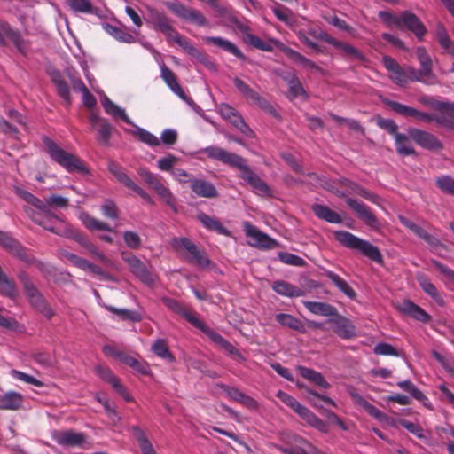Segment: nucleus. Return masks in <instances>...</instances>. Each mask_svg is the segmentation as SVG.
<instances>
[{"mask_svg": "<svg viewBox=\"0 0 454 454\" xmlns=\"http://www.w3.org/2000/svg\"><path fill=\"white\" fill-rule=\"evenodd\" d=\"M206 43L217 46L223 51L233 54L235 57L241 60L246 59V56L231 41L219 36H208L205 38Z\"/></svg>", "mask_w": 454, "mask_h": 454, "instance_id": "7c9ffc66", "label": "nucleus"}, {"mask_svg": "<svg viewBox=\"0 0 454 454\" xmlns=\"http://www.w3.org/2000/svg\"><path fill=\"white\" fill-rule=\"evenodd\" d=\"M95 372L100 379L110 384L126 402L133 401L132 396L129 394L125 387L108 367L98 364L95 366Z\"/></svg>", "mask_w": 454, "mask_h": 454, "instance_id": "2eb2a0df", "label": "nucleus"}, {"mask_svg": "<svg viewBox=\"0 0 454 454\" xmlns=\"http://www.w3.org/2000/svg\"><path fill=\"white\" fill-rule=\"evenodd\" d=\"M193 326L203 332L212 341L218 344L220 347H222L226 340L221 334L207 326L200 318Z\"/></svg>", "mask_w": 454, "mask_h": 454, "instance_id": "4d7b16f0", "label": "nucleus"}, {"mask_svg": "<svg viewBox=\"0 0 454 454\" xmlns=\"http://www.w3.org/2000/svg\"><path fill=\"white\" fill-rule=\"evenodd\" d=\"M416 54L424 75L436 82V77L432 69V59L427 50L423 46H419L417 48Z\"/></svg>", "mask_w": 454, "mask_h": 454, "instance_id": "72a5a7b5", "label": "nucleus"}, {"mask_svg": "<svg viewBox=\"0 0 454 454\" xmlns=\"http://www.w3.org/2000/svg\"><path fill=\"white\" fill-rule=\"evenodd\" d=\"M422 104L430 106L435 110L440 111L441 114H431L420 112L411 106L403 105L399 102L390 99H385L383 102L394 112L404 117H413L417 121L429 123L436 121L438 124L454 129V103H445L434 100L431 98H421Z\"/></svg>", "mask_w": 454, "mask_h": 454, "instance_id": "f257e3e1", "label": "nucleus"}, {"mask_svg": "<svg viewBox=\"0 0 454 454\" xmlns=\"http://www.w3.org/2000/svg\"><path fill=\"white\" fill-rule=\"evenodd\" d=\"M108 170L116 178L118 182L122 184L129 190H132L133 192L137 193L147 203L151 205L154 204V201L152 199V197L144 189L136 184L126 174L125 169L118 163L110 161L108 163Z\"/></svg>", "mask_w": 454, "mask_h": 454, "instance_id": "1a4fd4ad", "label": "nucleus"}, {"mask_svg": "<svg viewBox=\"0 0 454 454\" xmlns=\"http://www.w3.org/2000/svg\"><path fill=\"white\" fill-rule=\"evenodd\" d=\"M233 83L239 92L247 99L251 100L261 108L267 109L270 107V103L240 78L235 77Z\"/></svg>", "mask_w": 454, "mask_h": 454, "instance_id": "412c9836", "label": "nucleus"}, {"mask_svg": "<svg viewBox=\"0 0 454 454\" xmlns=\"http://www.w3.org/2000/svg\"><path fill=\"white\" fill-rule=\"evenodd\" d=\"M285 52L291 59H293L294 62L299 63L304 67L315 69L317 71L321 70V68L315 62H313L309 59L304 57L302 54L291 48H287L285 51Z\"/></svg>", "mask_w": 454, "mask_h": 454, "instance_id": "603ef678", "label": "nucleus"}, {"mask_svg": "<svg viewBox=\"0 0 454 454\" xmlns=\"http://www.w3.org/2000/svg\"><path fill=\"white\" fill-rule=\"evenodd\" d=\"M89 120L92 129L98 130V142L102 145H107L114 129L112 125L106 119L98 116L94 113L90 114Z\"/></svg>", "mask_w": 454, "mask_h": 454, "instance_id": "6ab92c4d", "label": "nucleus"}, {"mask_svg": "<svg viewBox=\"0 0 454 454\" xmlns=\"http://www.w3.org/2000/svg\"><path fill=\"white\" fill-rule=\"evenodd\" d=\"M7 39L13 43L20 54L24 56L27 54L29 43L22 38L20 32L11 27L8 22L0 20V45L5 46Z\"/></svg>", "mask_w": 454, "mask_h": 454, "instance_id": "6e6552de", "label": "nucleus"}, {"mask_svg": "<svg viewBox=\"0 0 454 454\" xmlns=\"http://www.w3.org/2000/svg\"><path fill=\"white\" fill-rule=\"evenodd\" d=\"M325 275L341 293H343L348 298L354 299L356 296L355 290L340 276L332 270H325Z\"/></svg>", "mask_w": 454, "mask_h": 454, "instance_id": "ea45409f", "label": "nucleus"}, {"mask_svg": "<svg viewBox=\"0 0 454 454\" xmlns=\"http://www.w3.org/2000/svg\"><path fill=\"white\" fill-rule=\"evenodd\" d=\"M79 219L82 221V224L90 231H113V229L107 223L96 219L86 212L81 213Z\"/></svg>", "mask_w": 454, "mask_h": 454, "instance_id": "de8ad7c7", "label": "nucleus"}, {"mask_svg": "<svg viewBox=\"0 0 454 454\" xmlns=\"http://www.w3.org/2000/svg\"><path fill=\"white\" fill-rule=\"evenodd\" d=\"M312 211L315 214L317 217L319 219L325 220L327 223H342L341 216L336 213L335 211L332 210L330 207L316 204L312 207Z\"/></svg>", "mask_w": 454, "mask_h": 454, "instance_id": "4c0bfd02", "label": "nucleus"}, {"mask_svg": "<svg viewBox=\"0 0 454 454\" xmlns=\"http://www.w3.org/2000/svg\"><path fill=\"white\" fill-rule=\"evenodd\" d=\"M190 188L198 197L214 199L218 197V191L215 184L207 180L195 178L191 180Z\"/></svg>", "mask_w": 454, "mask_h": 454, "instance_id": "5701e85b", "label": "nucleus"}, {"mask_svg": "<svg viewBox=\"0 0 454 454\" xmlns=\"http://www.w3.org/2000/svg\"><path fill=\"white\" fill-rule=\"evenodd\" d=\"M102 105L106 114L113 115L114 117H119L124 122L131 124V121L126 114L125 111L114 104L110 98L106 97L102 101Z\"/></svg>", "mask_w": 454, "mask_h": 454, "instance_id": "09e8293b", "label": "nucleus"}, {"mask_svg": "<svg viewBox=\"0 0 454 454\" xmlns=\"http://www.w3.org/2000/svg\"><path fill=\"white\" fill-rule=\"evenodd\" d=\"M297 386L301 389H304L309 395H310L313 397V398L309 397V400L311 403V404L313 406H315L316 408H321L319 402H324L332 406H335L334 401L332 400L330 397L317 393L316 391L312 390L311 388L306 387L304 384L298 383Z\"/></svg>", "mask_w": 454, "mask_h": 454, "instance_id": "864d4df0", "label": "nucleus"}, {"mask_svg": "<svg viewBox=\"0 0 454 454\" xmlns=\"http://www.w3.org/2000/svg\"><path fill=\"white\" fill-rule=\"evenodd\" d=\"M397 309L401 313L424 324L431 320V316L427 312L410 300L403 301L397 306Z\"/></svg>", "mask_w": 454, "mask_h": 454, "instance_id": "4be33fe9", "label": "nucleus"}, {"mask_svg": "<svg viewBox=\"0 0 454 454\" xmlns=\"http://www.w3.org/2000/svg\"><path fill=\"white\" fill-rule=\"evenodd\" d=\"M173 246L176 249L184 248L190 254L189 262L195 263L202 268L209 265L210 261L205 253L199 250L197 246L188 238L175 239Z\"/></svg>", "mask_w": 454, "mask_h": 454, "instance_id": "9d476101", "label": "nucleus"}, {"mask_svg": "<svg viewBox=\"0 0 454 454\" xmlns=\"http://www.w3.org/2000/svg\"><path fill=\"white\" fill-rule=\"evenodd\" d=\"M272 12L278 20L286 24L291 22L293 12L286 6L275 3V5L272 7Z\"/></svg>", "mask_w": 454, "mask_h": 454, "instance_id": "69168bd1", "label": "nucleus"}, {"mask_svg": "<svg viewBox=\"0 0 454 454\" xmlns=\"http://www.w3.org/2000/svg\"><path fill=\"white\" fill-rule=\"evenodd\" d=\"M240 177L253 187L256 194L260 196L271 195V190L270 186L251 168L247 170L245 173H241Z\"/></svg>", "mask_w": 454, "mask_h": 454, "instance_id": "393cba45", "label": "nucleus"}, {"mask_svg": "<svg viewBox=\"0 0 454 454\" xmlns=\"http://www.w3.org/2000/svg\"><path fill=\"white\" fill-rule=\"evenodd\" d=\"M104 29L107 34L121 43H133L136 40L132 35L115 26L106 24Z\"/></svg>", "mask_w": 454, "mask_h": 454, "instance_id": "3c124183", "label": "nucleus"}, {"mask_svg": "<svg viewBox=\"0 0 454 454\" xmlns=\"http://www.w3.org/2000/svg\"><path fill=\"white\" fill-rule=\"evenodd\" d=\"M50 75L51 82L56 86L58 95L64 100L67 106H69L71 104L70 89L64 76L58 70H53Z\"/></svg>", "mask_w": 454, "mask_h": 454, "instance_id": "c85d7f7f", "label": "nucleus"}, {"mask_svg": "<svg viewBox=\"0 0 454 454\" xmlns=\"http://www.w3.org/2000/svg\"><path fill=\"white\" fill-rule=\"evenodd\" d=\"M23 396L15 391L0 395V411H18L22 407Z\"/></svg>", "mask_w": 454, "mask_h": 454, "instance_id": "c756f323", "label": "nucleus"}, {"mask_svg": "<svg viewBox=\"0 0 454 454\" xmlns=\"http://www.w3.org/2000/svg\"><path fill=\"white\" fill-rule=\"evenodd\" d=\"M399 220L403 226L411 231L416 236L422 239L429 246L438 247L441 245L440 240L436 237L428 233L420 225L415 223L404 216H399Z\"/></svg>", "mask_w": 454, "mask_h": 454, "instance_id": "a878e982", "label": "nucleus"}, {"mask_svg": "<svg viewBox=\"0 0 454 454\" xmlns=\"http://www.w3.org/2000/svg\"><path fill=\"white\" fill-rule=\"evenodd\" d=\"M143 454H157L145 431L138 426H131L129 428Z\"/></svg>", "mask_w": 454, "mask_h": 454, "instance_id": "f704fd0d", "label": "nucleus"}, {"mask_svg": "<svg viewBox=\"0 0 454 454\" xmlns=\"http://www.w3.org/2000/svg\"><path fill=\"white\" fill-rule=\"evenodd\" d=\"M43 143L51 160L59 164L68 173L77 172L82 175H88L90 173L88 167L80 157L67 152L51 138L43 137Z\"/></svg>", "mask_w": 454, "mask_h": 454, "instance_id": "f03ea898", "label": "nucleus"}, {"mask_svg": "<svg viewBox=\"0 0 454 454\" xmlns=\"http://www.w3.org/2000/svg\"><path fill=\"white\" fill-rule=\"evenodd\" d=\"M161 301L169 310L184 317L191 325H194L199 320L197 313L186 304L169 297H162Z\"/></svg>", "mask_w": 454, "mask_h": 454, "instance_id": "f3484780", "label": "nucleus"}, {"mask_svg": "<svg viewBox=\"0 0 454 454\" xmlns=\"http://www.w3.org/2000/svg\"><path fill=\"white\" fill-rule=\"evenodd\" d=\"M18 278L23 286L31 306L45 317L51 318L54 314L53 310L51 309L43 294L34 285L28 274L26 271H20L18 274Z\"/></svg>", "mask_w": 454, "mask_h": 454, "instance_id": "20e7f679", "label": "nucleus"}, {"mask_svg": "<svg viewBox=\"0 0 454 454\" xmlns=\"http://www.w3.org/2000/svg\"><path fill=\"white\" fill-rule=\"evenodd\" d=\"M244 231L247 237L251 240L248 244L252 247H260L262 249H271L277 246V241L268 236L266 233L262 232L257 227L249 222L244 223Z\"/></svg>", "mask_w": 454, "mask_h": 454, "instance_id": "9b49d317", "label": "nucleus"}, {"mask_svg": "<svg viewBox=\"0 0 454 454\" xmlns=\"http://www.w3.org/2000/svg\"><path fill=\"white\" fill-rule=\"evenodd\" d=\"M287 84H288V90H289V93L291 94L292 98H298L300 96L307 97V93H306L301 81L299 80V78L296 75H292L287 80Z\"/></svg>", "mask_w": 454, "mask_h": 454, "instance_id": "bf43d9fd", "label": "nucleus"}, {"mask_svg": "<svg viewBox=\"0 0 454 454\" xmlns=\"http://www.w3.org/2000/svg\"><path fill=\"white\" fill-rule=\"evenodd\" d=\"M328 323L333 325V332L343 340H349L356 336V327L345 317H342L337 313L336 316L330 318Z\"/></svg>", "mask_w": 454, "mask_h": 454, "instance_id": "aec40b11", "label": "nucleus"}, {"mask_svg": "<svg viewBox=\"0 0 454 454\" xmlns=\"http://www.w3.org/2000/svg\"><path fill=\"white\" fill-rule=\"evenodd\" d=\"M151 350L158 357L168 361V363H175L176 357L171 353L168 344L164 339H158L153 344Z\"/></svg>", "mask_w": 454, "mask_h": 454, "instance_id": "79ce46f5", "label": "nucleus"}, {"mask_svg": "<svg viewBox=\"0 0 454 454\" xmlns=\"http://www.w3.org/2000/svg\"><path fill=\"white\" fill-rule=\"evenodd\" d=\"M403 27H405L413 33L419 41H422L425 35L427 33L425 25L417 17V15L409 11H404L401 13L399 28Z\"/></svg>", "mask_w": 454, "mask_h": 454, "instance_id": "dca6fc26", "label": "nucleus"}, {"mask_svg": "<svg viewBox=\"0 0 454 454\" xmlns=\"http://www.w3.org/2000/svg\"><path fill=\"white\" fill-rule=\"evenodd\" d=\"M198 220L207 230L210 231H215L217 234L226 237H230L231 235V232L227 228H225L218 219L212 217L205 213L199 214Z\"/></svg>", "mask_w": 454, "mask_h": 454, "instance_id": "2f4dec72", "label": "nucleus"}, {"mask_svg": "<svg viewBox=\"0 0 454 454\" xmlns=\"http://www.w3.org/2000/svg\"><path fill=\"white\" fill-rule=\"evenodd\" d=\"M408 134L411 140L426 150L436 152L442 148V142L427 131L412 128L408 129Z\"/></svg>", "mask_w": 454, "mask_h": 454, "instance_id": "ddd939ff", "label": "nucleus"}, {"mask_svg": "<svg viewBox=\"0 0 454 454\" xmlns=\"http://www.w3.org/2000/svg\"><path fill=\"white\" fill-rule=\"evenodd\" d=\"M105 308L108 311L120 316L123 320H129L131 322H140L142 320L141 315L135 310H130L127 309H117L110 305H106Z\"/></svg>", "mask_w": 454, "mask_h": 454, "instance_id": "6e6d98bb", "label": "nucleus"}, {"mask_svg": "<svg viewBox=\"0 0 454 454\" xmlns=\"http://www.w3.org/2000/svg\"><path fill=\"white\" fill-rule=\"evenodd\" d=\"M66 3L69 8L75 12L85 14L95 13V8L90 0H66Z\"/></svg>", "mask_w": 454, "mask_h": 454, "instance_id": "5fc2aeb1", "label": "nucleus"}, {"mask_svg": "<svg viewBox=\"0 0 454 454\" xmlns=\"http://www.w3.org/2000/svg\"><path fill=\"white\" fill-rule=\"evenodd\" d=\"M397 386L403 390L410 393V395L419 402L422 403L423 405L429 407L430 401L429 399L419 389L411 380H403L397 382Z\"/></svg>", "mask_w": 454, "mask_h": 454, "instance_id": "49530a36", "label": "nucleus"}, {"mask_svg": "<svg viewBox=\"0 0 454 454\" xmlns=\"http://www.w3.org/2000/svg\"><path fill=\"white\" fill-rule=\"evenodd\" d=\"M278 259L281 262L287 264V265H293V266H298V267H303L306 265V262L301 257L290 254L287 252H280L278 253Z\"/></svg>", "mask_w": 454, "mask_h": 454, "instance_id": "e2e57ef3", "label": "nucleus"}, {"mask_svg": "<svg viewBox=\"0 0 454 454\" xmlns=\"http://www.w3.org/2000/svg\"><path fill=\"white\" fill-rule=\"evenodd\" d=\"M346 203L364 224L372 230L380 229V221L366 204L352 198H348Z\"/></svg>", "mask_w": 454, "mask_h": 454, "instance_id": "f8f14e48", "label": "nucleus"}, {"mask_svg": "<svg viewBox=\"0 0 454 454\" xmlns=\"http://www.w3.org/2000/svg\"><path fill=\"white\" fill-rule=\"evenodd\" d=\"M376 123L379 128L386 130L388 134L392 135L394 138L396 135L400 134L398 132V125L395 122V121L391 119H385L381 116H378L376 119Z\"/></svg>", "mask_w": 454, "mask_h": 454, "instance_id": "0e129e2a", "label": "nucleus"}, {"mask_svg": "<svg viewBox=\"0 0 454 454\" xmlns=\"http://www.w3.org/2000/svg\"><path fill=\"white\" fill-rule=\"evenodd\" d=\"M436 186L444 193L454 195V178L450 176H441L435 180Z\"/></svg>", "mask_w": 454, "mask_h": 454, "instance_id": "680f3d73", "label": "nucleus"}, {"mask_svg": "<svg viewBox=\"0 0 454 454\" xmlns=\"http://www.w3.org/2000/svg\"><path fill=\"white\" fill-rule=\"evenodd\" d=\"M404 70L406 72L407 82L409 81H412V82H423L426 84L436 83L434 80H431V79L426 77V75H424V74L422 73L421 69L416 70L415 68H413L411 67H407L406 68H404Z\"/></svg>", "mask_w": 454, "mask_h": 454, "instance_id": "052dcab7", "label": "nucleus"}, {"mask_svg": "<svg viewBox=\"0 0 454 454\" xmlns=\"http://www.w3.org/2000/svg\"><path fill=\"white\" fill-rule=\"evenodd\" d=\"M51 438L59 445L67 447L82 446L85 442V435L83 433H77L73 430H54L51 433Z\"/></svg>", "mask_w": 454, "mask_h": 454, "instance_id": "a211bd4d", "label": "nucleus"}, {"mask_svg": "<svg viewBox=\"0 0 454 454\" xmlns=\"http://www.w3.org/2000/svg\"><path fill=\"white\" fill-rule=\"evenodd\" d=\"M303 304L309 312L315 315L333 317L338 312L334 306L326 302L307 301Z\"/></svg>", "mask_w": 454, "mask_h": 454, "instance_id": "473e14b6", "label": "nucleus"}, {"mask_svg": "<svg viewBox=\"0 0 454 454\" xmlns=\"http://www.w3.org/2000/svg\"><path fill=\"white\" fill-rule=\"evenodd\" d=\"M149 22L153 28L161 33H165L172 26L171 20L163 12L154 8L148 10Z\"/></svg>", "mask_w": 454, "mask_h": 454, "instance_id": "bb28decb", "label": "nucleus"}, {"mask_svg": "<svg viewBox=\"0 0 454 454\" xmlns=\"http://www.w3.org/2000/svg\"><path fill=\"white\" fill-rule=\"evenodd\" d=\"M0 294L12 300H14L18 295L14 281L9 278L4 272L0 274Z\"/></svg>", "mask_w": 454, "mask_h": 454, "instance_id": "8fccbe9b", "label": "nucleus"}, {"mask_svg": "<svg viewBox=\"0 0 454 454\" xmlns=\"http://www.w3.org/2000/svg\"><path fill=\"white\" fill-rule=\"evenodd\" d=\"M409 135L400 133L395 137L396 152L403 156L415 155L416 151L412 147Z\"/></svg>", "mask_w": 454, "mask_h": 454, "instance_id": "a18cd8bd", "label": "nucleus"}, {"mask_svg": "<svg viewBox=\"0 0 454 454\" xmlns=\"http://www.w3.org/2000/svg\"><path fill=\"white\" fill-rule=\"evenodd\" d=\"M207 156L212 160L221 161L230 167L236 168L241 173L247 172L250 168L247 164L246 159L234 153L228 152L219 146H207L201 150Z\"/></svg>", "mask_w": 454, "mask_h": 454, "instance_id": "423d86ee", "label": "nucleus"}, {"mask_svg": "<svg viewBox=\"0 0 454 454\" xmlns=\"http://www.w3.org/2000/svg\"><path fill=\"white\" fill-rule=\"evenodd\" d=\"M11 254L27 265H35L37 263L35 257L20 244H19Z\"/></svg>", "mask_w": 454, "mask_h": 454, "instance_id": "13d9d810", "label": "nucleus"}, {"mask_svg": "<svg viewBox=\"0 0 454 454\" xmlns=\"http://www.w3.org/2000/svg\"><path fill=\"white\" fill-rule=\"evenodd\" d=\"M276 321L283 326H286L292 330L299 333H305L306 328L304 324L295 317L290 314L280 313L276 315Z\"/></svg>", "mask_w": 454, "mask_h": 454, "instance_id": "37998d69", "label": "nucleus"}, {"mask_svg": "<svg viewBox=\"0 0 454 454\" xmlns=\"http://www.w3.org/2000/svg\"><path fill=\"white\" fill-rule=\"evenodd\" d=\"M231 21L233 26L242 34V39L246 43L263 51H273V47L270 43L264 42L260 37L252 35L247 25L237 18H232Z\"/></svg>", "mask_w": 454, "mask_h": 454, "instance_id": "4468645a", "label": "nucleus"}, {"mask_svg": "<svg viewBox=\"0 0 454 454\" xmlns=\"http://www.w3.org/2000/svg\"><path fill=\"white\" fill-rule=\"evenodd\" d=\"M297 370L302 378L313 382L315 385L324 389L330 387V384L320 372L305 366H298Z\"/></svg>", "mask_w": 454, "mask_h": 454, "instance_id": "58836bf2", "label": "nucleus"}, {"mask_svg": "<svg viewBox=\"0 0 454 454\" xmlns=\"http://www.w3.org/2000/svg\"><path fill=\"white\" fill-rule=\"evenodd\" d=\"M321 37L324 39V42L333 45L336 49L341 50L346 56L361 62L366 61L365 56L351 44L339 41L331 36L329 34H324Z\"/></svg>", "mask_w": 454, "mask_h": 454, "instance_id": "b1692460", "label": "nucleus"}, {"mask_svg": "<svg viewBox=\"0 0 454 454\" xmlns=\"http://www.w3.org/2000/svg\"><path fill=\"white\" fill-rule=\"evenodd\" d=\"M137 173L150 189L153 190L168 207L176 211V199L171 191L163 184L162 177L145 168H140Z\"/></svg>", "mask_w": 454, "mask_h": 454, "instance_id": "39448f33", "label": "nucleus"}, {"mask_svg": "<svg viewBox=\"0 0 454 454\" xmlns=\"http://www.w3.org/2000/svg\"><path fill=\"white\" fill-rule=\"evenodd\" d=\"M164 5L179 18L189 20L200 27L208 26V20L198 10L188 8L176 0L166 1Z\"/></svg>", "mask_w": 454, "mask_h": 454, "instance_id": "0eeeda50", "label": "nucleus"}, {"mask_svg": "<svg viewBox=\"0 0 454 454\" xmlns=\"http://www.w3.org/2000/svg\"><path fill=\"white\" fill-rule=\"evenodd\" d=\"M416 279L421 289L427 294L435 302L440 305L443 304V299L438 292L436 286L430 281V279L423 274H419Z\"/></svg>", "mask_w": 454, "mask_h": 454, "instance_id": "e433bc0d", "label": "nucleus"}, {"mask_svg": "<svg viewBox=\"0 0 454 454\" xmlns=\"http://www.w3.org/2000/svg\"><path fill=\"white\" fill-rule=\"evenodd\" d=\"M160 77L175 94L180 98L186 100V95L179 85L176 75L164 63L160 66Z\"/></svg>", "mask_w": 454, "mask_h": 454, "instance_id": "cd10ccee", "label": "nucleus"}, {"mask_svg": "<svg viewBox=\"0 0 454 454\" xmlns=\"http://www.w3.org/2000/svg\"><path fill=\"white\" fill-rule=\"evenodd\" d=\"M437 33L440 45L454 58V42L450 39L443 27H439Z\"/></svg>", "mask_w": 454, "mask_h": 454, "instance_id": "338daca9", "label": "nucleus"}, {"mask_svg": "<svg viewBox=\"0 0 454 454\" xmlns=\"http://www.w3.org/2000/svg\"><path fill=\"white\" fill-rule=\"evenodd\" d=\"M54 217L55 219L59 221H62L61 218H59L57 215H53L51 212L50 211V214H43L41 217H37L36 215L32 216V221L38 225L42 226L43 229L55 233L59 236H62L64 232V228H56L51 223V218Z\"/></svg>", "mask_w": 454, "mask_h": 454, "instance_id": "c03bdc74", "label": "nucleus"}, {"mask_svg": "<svg viewBox=\"0 0 454 454\" xmlns=\"http://www.w3.org/2000/svg\"><path fill=\"white\" fill-rule=\"evenodd\" d=\"M333 235L334 239L343 247L360 252L364 256L380 265L383 264L384 259L380 249L369 241L347 231H336Z\"/></svg>", "mask_w": 454, "mask_h": 454, "instance_id": "7ed1b4c3", "label": "nucleus"}, {"mask_svg": "<svg viewBox=\"0 0 454 454\" xmlns=\"http://www.w3.org/2000/svg\"><path fill=\"white\" fill-rule=\"evenodd\" d=\"M62 237L74 239L88 251L91 249L93 250L94 244L88 239V237L78 230L74 229L70 224H66L64 227Z\"/></svg>", "mask_w": 454, "mask_h": 454, "instance_id": "c9c22d12", "label": "nucleus"}, {"mask_svg": "<svg viewBox=\"0 0 454 454\" xmlns=\"http://www.w3.org/2000/svg\"><path fill=\"white\" fill-rule=\"evenodd\" d=\"M272 289L277 294L287 297H300L303 294L301 288L284 280L275 281Z\"/></svg>", "mask_w": 454, "mask_h": 454, "instance_id": "a19ab883", "label": "nucleus"}, {"mask_svg": "<svg viewBox=\"0 0 454 454\" xmlns=\"http://www.w3.org/2000/svg\"><path fill=\"white\" fill-rule=\"evenodd\" d=\"M290 454H324L320 450L310 442L304 441L302 447H293Z\"/></svg>", "mask_w": 454, "mask_h": 454, "instance_id": "774afa93", "label": "nucleus"}]
</instances>
